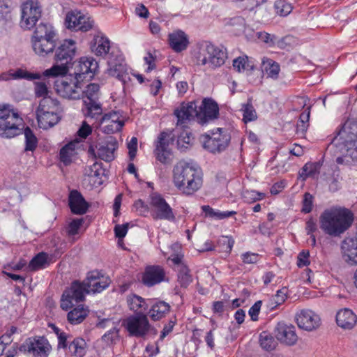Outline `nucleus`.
Wrapping results in <instances>:
<instances>
[{
	"label": "nucleus",
	"instance_id": "nucleus-1",
	"mask_svg": "<svg viewBox=\"0 0 357 357\" xmlns=\"http://www.w3.org/2000/svg\"><path fill=\"white\" fill-rule=\"evenodd\" d=\"M173 183L183 195H194L203 185L201 168L185 160L178 162L173 169Z\"/></svg>",
	"mask_w": 357,
	"mask_h": 357
},
{
	"label": "nucleus",
	"instance_id": "nucleus-2",
	"mask_svg": "<svg viewBox=\"0 0 357 357\" xmlns=\"http://www.w3.org/2000/svg\"><path fill=\"white\" fill-rule=\"evenodd\" d=\"M354 221L353 213L346 208H331L320 216V227L327 234L337 236L347 230Z\"/></svg>",
	"mask_w": 357,
	"mask_h": 357
},
{
	"label": "nucleus",
	"instance_id": "nucleus-3",
	"mask_svg": "<svg viewBox=\"0 0 357 357\" xmlns=\"http://www.w3.org/2000/svg\"><path fill=\"white\" fill-rule=\"evenodd\" d=\"M76 51V43L73 40H63L55 49L54 59L56 64L45 70L43 73V75L47 77H56L66 75L68 70V64L74 59Z\"/></svg>",
	"mask_w": 357,
	"mask_h": 357
},
{
	"label": "nucleus",
	"instance_id": "nucleus-4",
	"mask_svg": "<svg viewBox=\"0 0 357 357\" xmlns=\"http://www.w3.org/2000/svg\"><path fill=\"white\" fill-rule=\"evenodd\" d=\"M23 119L9 105H0V136L12 138L22 133Z\"/></svg>",
	"mask_w": 357,
	"mask_h": 357
},
{
	"label": "nucleus",
	"instance_id": "nucleus-5",
	"mask_svg": "<svg viewBox=\"0 0 357 357\" xmlns=\"http://www.w3.org/2000/svg\"><path fill=\"white\" fill-rule=\"evenodd\" d=\"M231 135L228 130L217 128L200 137L203 148L213 154H220L225 151L231 142Z\"/></svg>",
	"mask_w": 357,
	"mask_h": 357
},
{
	"label": "nucleus",
	"instance_id": "nucleus-6",
	"mask_svg": "<svg viewBox=\"0 0 357 357\" xmlns=\"http://www.w3.org/2000/svg\"><path fill=\"white\" fill-rule=\"evenodd\" d=\"M356 142H357V120L349 119L344 123L337 135L334 137L327 151H331L335 149V151L342 152L345 146L351 145Z\"/></svg>",
	"mask_w": 357,
	"mask_h": 357
},
{
	"label": "nucleus",
	"instance_id": "nucleus-7",
	"mask_svg": "<svg viewBox=\"0 0 357 357\" xmlns=\"http://www.w3.org/2000/svg\"><path fill=\"white\" fill-rule=\"evenodd\" d=\"M123 326L130 336L144 338L152 331L155 333V330L150 324L147 316L143 313L127 317L123 320Z\"/></svg>",
	"mask_w": 357,
	"mask_h": 357
},
{
	"label": "nucleus",
	"instance_id": "nucleus-8",
	"mask_svg": "<svg viewBox=\"0 0 357 357\" xmlns=\"http://www.w3.org/2000/svg\"><path fill=\"white\" fill-rule=\"evenodd\" d=\"M151 215L153 220H165L174 222L176 216L172 208L166 202L164 197L154 192L150 195Z\"/></svg>",
	"mask_w": 357,
	"mask_h": 357
},
{
	"label": "nucleus",
	"instance_id": "nucleus-9",
	"mask_svg": "<svg viewBox=\"0 0 357 357\" xmlns=\"http://www.w3.org/2000/svg\"><path fill=\"white\" fill-rule=\"evenodd\" d=\"M87 294H89V291L84 280L82 282L77 280L74 281L70 287L63 291L61 299V307L68 310L73 307V302L83 301Z\"/></svg>",
	"mask_w": 357,
	"mask_h": 357
},
{
	"label": "nucleus",
	"instance_id": "nucleus-10",
	"mask_svg": "<svg viewBox=\"0 0 357 357\" xmlns=\"http://www.w3.org/2000/svg\"><path fill=\"white\" fill-rule=\"evenodd\" d=\"M81 81L71 75L65 77L55 82V89L62 97L68 99H79L82 96Z\"/></svg>",
	"mask_w": 357,
	"mask_h": 357
},
{
	"label": "nucleus",
	"instance_id": "nucleus-11",
	"mask_svg": "<svg viewBox=\"0 0 357 357\" xmlns=\"http://www.w3.org/2000/svg\"><path fill=\"white\" fill-rule=\"evenodd\" d=\"M206 55L200 60L201 64L208 65L209 68L215 69L222 66L227 58L225 50L215 46L211 43H205L202 50Z\"/></svg>",
	"mask_w": 357,
	"mask_h": 357
},
{
	"label": "nucleus",
	"instance_id": "nucleus-12",
	"mask_svg": "<svg viewBox=\"0 0 357 357\" xmlns=\"http://www.w3.org/2000/svg\"><path fill=\"white\" fill-rule=\"evenodd\" d=\"M107 64V73L109 75L117 78L123 84L130 80L128 66L121 55L114 56L111 53Z\"/></svg>",
	"mask_w": 357,
	"mask_h": 357
},
{
	"label": "nucleus",
	"instance_id": "nucleus-13",
	"mask_svg": "<svg viewBox=\"0 0 357 357\" xmlns=\"http://www.w3.org/2000/svg\"><path fill=\"white\" fill-rule=\"evenodd\" d=\"M98 63L93 57H81L75 66V77L77 80L91 79L98 70Z\"/></svg>",
	"mask_w": 357,
	"mask_h": 357
},
{
	"label": "nucleus",
	"instance_id": "nucleus-14",
	"mask_svg": "<svg viewBox=\"0 0 357 357\" xmlns=\"http://www.w3.org/2000/svg\"><path fill=\"white\" fill-rule=\"evenodd\" d=\"M84 282L89 289V293H99L105 289L110 284L111 280L108 276L101 271L93 270L87 273Z\"/></svg>",
	"mask_w": 357,
	"mask_h": 357
},
{
	"label": "nucleus",
	"instance_id": "nucleus-15",
	"mask_svg": "<svg viewBox=\"0 0 357 357\" xmlns=\"http://www.w3.org/2000/svg\"><path fill=\"white\" fill-rule=\"evenodd\" d=\"M173 137L172 132L169 133L163 131L159 135L155 142L154 153L157 160L163 164L168 162L171 155V150L169 146L174 141Z\"/></svg>",
	"mask_w": 357,
	"mask_h": 357
},
{
	"label": "nucleus",
	"instance_id": "nucleus-16",
	"mask_svg": "<svg viewBox=\"0 0 357 357\" xmlns=\"http://www.w3.org/2000/svg\"><path fill=\"white\" fill-rule=\"evenodd\" d=\"M174 115L177 119L176 127L187 128L188 123L196 118L197 119V110L195 102L183 103L174 110Z\"/></svg>",
	"mask_w": 357,
	"mask_h": 357
},
{
	"label": "nucleus",
	"instance_id": "nucleus-17",
	"mask_svg": "<svg viewBox=\"0 0 357 357\" xmlns=\"http://www.w3.org/2000/svg\"><path fill=\"white\" fill-rule=\"evenodd\" d=\"M219 116V107L218 104L211 98H205L202 101L197 111V121L199 123L204 125L210 121L218 119Z\"/></svg>",
	"mask_w": 357,
	"mask_h": 357
},
{
	"label": "nucleus",
	"instance_id": "nucleus-18",
	"mask_svg": "<svg viewBox=\"0 0 357 357\" xmlns=\"http://www.w3.org/2000/svg\"><path fill=\"white\" fill-rule=\"evenodd\" d=\"M295 319L298 326L307 331L317 328L321 324L319 316L310 310H302L297 312Z\"/></svg>",
	"mask_w": 357,
	"mask_h": 357
},
{
	"label": "nucleus",
	"instance_id": "nucleus-19",
	"mask_svg": "<svg viewBox=\"0 0 357 357\" xmlns=\"http://www.w3.org/2000/svg\"><path fill=\"white\" fill-rule=\"evenodd\" d=\"M165 280V271L159 265L148 266L143 273L142 283L149 287L156 285Z\"/></svg>",
	"mask_w": 357,
	"mask_h": 357
},
{
	"label": "nucleus",
	"instance_id": "nucleus-20",
	"mask_svg": "<svg viewBox=\"0 0 357 357\" xmlns=\"http://www.w3.org/2000/svg\"><path fill=\"white\" fill-rule=\"evenodd\" d=\"M275 335L278 340L287 345H294L298 340L295 327L290 324L279 322L275 328Z\"/></svg>",
	"mask_w": 357,
	"mask_h": 357
},
{
	"label": "nucleus",
	"instance_id": "nucleus-21",
	"mask_svg": "<svg viewBox=\"0 0 357 357\" xmlns=\"http://www.w3.org/2000/svg\"><path fill=\"white\" fill-rule=\"evenodd\" d=\"M118 148V142L114 137H107L97 146V155L105 162H111L115 158L114 152Z\"/></svg>",
	"mask_w": 357,
	"mask_h": 357
},
{
	"label": "nucleus",
	"instance_id": "nucleus-22",
	"mask_svg": "<svg viewBox=\"0 0 357 357\" xmlns=\"http://www.w3.org/2000/svg\"><path fill=\"white\" fill-rule=\"evenodd\" d=\"M68 204L71 212L76 215L85 214L89 207L88 202L77 190L70 191L68 197Z\"/></svg>",
	"mask_w": 357,
	"mask_h": 357
},
{
	"label": "nucleus",
	"instance_id": "nucleus-23",
	"mask_svg": "<svg viewBox=\"0 0 357 357\" xmlns=\"http://www.w3.org/2000/svg\"><path fill=\"white\" fill-rule=\"evenodd\" d=\"M345 261L349 265L357 264V237L346 238L341 245Z\"/></svg>",
	"mask_w": 357,
	"mask_h": 357
},
{
	"label": "nucleus",
	"instance_id": "nucleus-24",
	"mask_svg": "<svg viewBox=\"0 0 357 357\" xmlns=\"http://www.w3.org/2000/svg\"><path fill=\"white\" fill-rule=\"evenodd\" d=\"M170 47L176 53L185 50L189 44L188 36L182 30H176L168 36Z\"/></svg>",
	"mask_w": 357,
	"mask_h": 357
},
{
	"label": "nucleus",
	"instance_id": "nucleus-25",
	"mask_svg": "<svg viewBox=\"0 0 357 357\" xmlns=\"http://www.w3.org/2000/svg\"><path fill=\"white\" fill-rule=\"evenodd\" d=\"M50 345L44 337H38L29 340L27 343L28 351L35 357H47Z\"/></svg>",
	"mask_w": 357,
	"mask_h": 357
},
{
	"label": "nucleus",
	"instance_id": "nucleus-26",
	"mask_svg": "<svg viewBox=\"0 0 357 357\" xmlns=\"http://www.w3.org/2000/svg\"><path fill=\"white\" fill-rule=\"evenodd\" d=\"M41 16L38 3L28 1L22 5V20L24 22H37Z\"/></svg>",
	"mask_w": 357,
	"mask_h": 357
},
{
	"label": "nucleus",
	"instance_id": "nucleus-27",
	"mask_svg": "<svg viewBox=\"0 0 357 357\" xmlns=\"http://www.w3.org/2000/svg\"><path fill=\"white\" fill-rule=\"evenodd\" d=\"M35 26V30L31 39L42 40H57V33L52 24H33L29 29Z\"/></svg>",
	"mask_w": 357,
	"mask_h": 357
},
{
	"label": "nucleus",
	"instance_id": "nucleus-28",
	"mask_svg": "<svg viewBox=\"0 0 357 357\" xmlns=\"http://www.w3.org/2000/svg\"><path fill=\"white\" fill-rule=\"evenodd\" d=\"M56 40H55L31 39L32 47L34 52L42 57H45L53 52L56 45Z\"/></svg>",
	"mask_w": 357,
	"mask_h": 357
},
{
	"label": "nucleus",
	"instance_id": "nucleus-29",
	"mask_svg": "<svg viewBox=\"0 0 357 357\" xmlns=\"http://www.w3.org/2000/svg\"><path fill=\"white\" fill-rule=\"evenodd\" d=\"M336 322L342 328L351 329L356 324L357 316L352 310L345 308L337 313Z\"/></svg>",
	"mask_w": 357,
	"mask_h": 357
},
{
	"label": "nucleus",
	"instance_id": "nucleus-30",
	"mask_svg": "<svg viewBox=\"0 0 357 357\" xmlns=\"http://www.w3.org/2000/svg\"><path fill=\"white\" fill-rule=\"evenodd\" d=\"M52 258V255H49L46 252H39L29 261L26 266V270L29 271H36L44 269L53 262Z\"/></svg>",
	"mask_w": 357,
	"mask_h": 357
},
{
	"label": "nucleus",
	"instance_id": "nucleus-31",
	"mask_svg": "<svg viewBox=\"0 0 357 357\" xmlns=\"http://www.w3.org/2000/svg\"><path fill=\"white\" fill-rule=\"evenodd\" d=\"M170 309L169 303L163 301H155L151 306L149 315L153 321H158L165 317Z\"/></svg>",
	"mask_w": 357,
	"mask_h": 357
},
{
	"label": "nucleus",
	"instance_id": "nucleus-32",
	"mask_svg": "<svg viewBox=\"0 0 357 357\" xmlns=\"http://www.w3.org/2000/svg\"><path fill=\"white\" fill-rule=\"evenodd\" d=\"M36 116L38 126L44 130L53 127L61 119V114H54L50 112L45 113L36 112Z\"/></svg>",
	"mask_w": 357,
	"mask_h": 357
},
{
	"label": "nucleus",
	"instance_id": "nucleus-33",
	"mask_svg": "<svg viewBox=\"0 0 357 357\" xmlns=\"http://www.w3.org/2000/svg\"><path fill=\"white\" fill-rule=\"evenodd\" d=\"M84 107L82 109L84 116L86 118L97 119L102 116V104L98 100H83Z\"/></svg>",
	"mask_w": 357,
	"mask_h": 357
},
{
	"label": "nucleus",
	"instance_id": "nucleus-34",
	"mask_svg": "<svg viewBox=\"0 0 357 357\" xmlns=\"http://www.w3.org/2000/svg\"><path fill=\"white\" fill-rule=\"evenodd\" d=\"M342 153H344V155L336 158L337 164H357V142H353L351 145L345 146Z\"/></svg>",
	"mask_w": 357,
	"mask_h": 357
},
{
	"label": "nucleus",
	"instance_id": "nucleus-35",
	"mask_svg": "<svg viewBox=\"0 0 357 357\" xmlns=\"http://www.w3.org/2000/svg\"><path fill=\"white\" fill-rule=\"evenodd\" d=\"M89 310L83 305L74 307L67 314V320L72 325H77L88 317Z\"/></svg>",
	"mask_w": 357,
	"mask_h": 357
},
{
	"label": "nucleus",
	"instance_id": "nucleus-36",
	"mask_svg": "<svg viewBox=\"0 0 357 357\" xmlns=\"http://www.w3.org/2000/svg\"><path fill=\"white\" fill-rule=\"evenodd\" d=\"M36 112L45 113L50 112V113L54 114H61L62 108L59 102L56 99L51 97H44L40 101Z\"/></svg>",
	"mask_w": 357,
	"mask_h": 357
},
{
	"label": "nucleus",
	"instance_id": "nucleus-37",
	"mask_svg": "<svg viewBox=\"0 0 357 357\" xmlns=\"http://www.w3.org/2000/svg\"><path fill=\"white\" fill-rule=\"evenodd\" d=\"M92 49L97 56H105L110 50V41L103 34L99 33L94 37Z\"/></svg>",
	"mask_w": 357,
	"mask_h": 357
},
{
	"label": "nucleus",
	"instance_id": "nucleus-38",
	"mask_svg": "<svg viewBox=\"0 0 357 357\" xmlns=\"http://www.w3.org/2000/svg\"><path fill=\"white\" fill-rule=\"evenodd\" d=\"M262 71L268 77L277 79L280 71V66L278 63L271 59L264 57L261 61Z\"/></svg>",
	"mask_w": 357,
	"mask_h": 357
},
{
	"label": "nucleus",
	"instance_id": "nucleus-39",
	"mask_svg": "<svg viewBox=\"0 0 357 357\" xmlns=\"http://www.w3.org/2000/svg\"><path fill=\"white\" fill-rule=\"evenodd\" d=\"M236 6L243 10H248L253 12L254 14L263 11V8L261 6L265 2V0H235Z\"/></svg>",
	"mask_w": 357,
	"mask_h": 357
},
{
	"label": "nucleus",
	"instance_id": "nucleus-40",
	"mask_svg": "<svg viewBox=\"0 0 357 357\" xmlns=\"http://www.w3.org/2000/svg\"><path fill=\"white\" fill-rule=\"evenodd\" d=\"M321 164L319 162H307L299 172V178L305 181L307 177H314L319 174Z\"/></svg>",
	"mask_w": 357,
	"mask_h": 357
},
{
	"label": "nucleus",
	"instance_id": "nucleus-41",
	"mask_svg": "<svg viewBox=\"0 0 357 357\" xmlns=\"http://www.w3.org/2000/svg\"><path fill=\"white\" fill-rule=\"evenodd\" d=\"M86 343L82 337L75 338L69 344L68 349L72 355L82 357L86 353Z\"/></svg>",
	"mask_w": 357,
	"mask_h": 357
},
{
	"label": "nucleus",
	"instance_id": "nucleus-42",
	"mask_svg": "<svg viewBox=\"0 0 357 357\" xmlns=\"http://www.w3.org/2000/svg\"><path fill=\"white\" fill-rule=\"evenodd\" d=\"M75 143L69 142L61 149L59 158L65 165L71 163L72 157L75 154Z\"/></svg>",
	"mask_w": 357,
	"mask_h": 357
},
{
	"label": "nucleus",
	"instance_id": "nucleus-43",
	"mask_svg": "<svg viewBox=\"0 0 357 357\" xmlns=\"http://www.w3.org/2000/svg\"><path fill=\"white\" fill-rule=\"evenodd\" d=\"M90 16L88 13L77 10H72L67 13L64 22H90Z\"/></svg>",
	"mask_w": 357,
	"mask_h": 357
},
{
	"label": "nucleus",
	"instance_id": "nucleus-44",
	"mask_svg": "<svg viewBox=\"0 0 357 357\" xmlns=\"http://www.w3.org/2000/svg\"><path fill=\"white\" fill-rule=\"evenodd\" d=\"M127 303L129 308L135 312L141 309L146 310L149 306L144 298L135 294L127 297Z\"/></svg>",
	"mask_w": 357,
	"mask_h": 357
},
{
	"label": "nucleus",
	"instance_id": "nucleus-45",
	"mask_svg": "<svg viewBox=\"0 0 357 357\" xmlns=\"http://www.w3.org/2000/svg\"><path fill=\"white\" fill-rule=\"evenodd\" d=\"M24 135L25 138L24 151L33 152L38 146V141L37 137L33 130L28 126L24 128Z\"/></svg>",
	"mask_w": 357,
	"mask_h": 357
},
{
	"label": "nucleus",
	"instance_id": "nucleus-46",
	"mask_svg": "<svg viewBox=\"0 0 357 357\" xmlns=\"http://www.w3.org/2000/svg\"><path fill=\"white\" fill-rule=\"evenodd\" d=\"M83 100L93 101L99 100L100 86L98 84L91 83L87 85L84 91H82Z\"/></svg>",
	"mask_w": 357,
	"mask_h": 357
},
{
	"label": "nucleus",
	"instance_id": "nucleus-47",
	"mask_svg": "<svg viewBox=\"0 0 357 357\" xmlns=\"http://www.w3.org/2000/svg\"><path fill=\"white\" fill-rule=\"evenodd\" d=\"M287 291L288 289L286 287H283L277 291L276 294L269 299L268 307L273 310L278 306L282 305L287 298Z\"/></svg>",
	"mask_w": 357,
	"mask_h": 357
},
{
	"label": "nucleus",
	"instance_id": "nucleus-48",
	"mask_svg": "<svg viewBox=\"0 0 357 357\" xmlns=\"http://www.w3.org/2000/svg\"><path fill=\"white\" fill-rule=\"evenodd\" d=\"M259 343L261 347L266 351L273 350L278 344L272 335L267 331H263L260 333Z\"/></svg>",
	"mask_w": 357,
	"mask_h": 357
},
{
	"label": "nucleus",
	"instance_id": "nucleus-49",
	"mask_svg": "<svg viewBox=\"0 0 357 357\" xmlns=\"http://www.w3.org/2000/svg\"><path fill=\"white\" fill-rule=\"evenodd\" d=\"M178 278L177 281L183 288H187L192 282V275L190 274V270L187 266H181V268H177Z\"/></svg>",
	"mask_w": 357,
	"mask_h": 357
},
{
	"label": "nucleus",
	"instance_id": "nucleus-50",
	"mask_svg": "<svg viewBox=\"0 0 357 357\" xmlns=\"http://www.w3.org/2000/svg\"><path fill=\"white\" fill-rule=\"evenodd\" d=\"M243 120L245 123L255 121L257 115L254 108L251 100H248V102L242 105Z\"/></svg>",
	"mask_w": 357,
	"mask_h": 357
},
{
	"label": "nucleus",
	"instance_id": "nucleus-51",
	"mask_svg": "<svg viewBox=\"0 0 357 357\" xmlns=\"http://www.w3.org/2000/svg\"><path fill=\"white\" fill-rule=\"evenodd\" d=\"M13 79H24L26 80L39 79L41 78L40 73H29L26 70L17 68L16 70H11Z\"/></svg>",
	"mask_w": 357,
	"mask_h": 357
},
{
	"label": "nucleus",
	"instance_id": "nucleus-52",
	"mask_svg": "<svg viewBox=\"0 0 357 357\" xmlns=\"http://www.w3.org/2000/svg\"><path fill=\"white\" fill-rule=\"evenodd\" d=\"M202 209L203 212L205 213L206 216H208L211 218H214L219 219V220L231 217L233 215L236 213L235 211H225V212L215 211H214L213 208H212L208 205L202 206Z\"/></svg>",
	"mask_w": 357,
	"mask_h": 357
},
{
	"label": "nucleus",
	"instance_id": "nucleus-53",
	"mask_svg": "<svg viewBox=\"0 0 357 357\" xmlns=\"http://www.w3.org/2000/svg\"><path fill=\"white\" fill-rule=\"evenodd\" d=\"M298 44V40L295 37L287 35L281 38L277 37L275 45H277L280 49L289 50L296 46Z\"/></svg>",
	"mask_w": 357,
	"mask_h": 357
},
{
	"label": "nucleus",
	"instance_id": "nucleus-54",
	"mask_svg": "<svg viewBox=\"0 0 357 357\" xmlns=\"http://www.w3.org/2000/svg\"><path fill=\"white\" fill-rule=\"evenodd\" d=\"M275 13L280 16L288 15L293 9V6L287 0H277L274 3Z\"/></svg>",
	"mask_w": 357,
	"mask_h": 357
},
{
	"label": "nucleus",
	"instance_id": "nucleus-55",
	"mask_svg": "<svg viewBox=\"0 0 357 357\" xmlns=\"http://www.w3.org/2000/svg\"><path fill=\"white\" fill-rule=\"evenodd\" d=\"M342 177L338 172H333L326 179L328 189L332 192H335L341 188Z\"/></svg>",
	"mask_w": 357,
	"mask_h": 357
},
{
	"label": "nucleus",
	"instance_id": "nucleus-56",
	"mask_svg": "<svg viewBox=\"0 0 357 357\" xmlns=\"http://www.w3.org/2000/svg\"><path fill=\"white\" fill-rule=\"evenodd\" d=\"M264 197L265 195L264 193L254 190H245L242 192L243 199L248 203H253L256 201L261 200Z\"/></svg>",
	"mask_w": 357,
	"mask_h": 357
},
{
	"label": "nucleus",
	"instance_id": "nucleus-57",
	"mask_svg": "<svg viewBox=\"0 0 357 357\" xmlns=\"http://www.w3.org/2000/svg\"><path fill=\"white\" fill-rule=\"evenodd\" d=\"M234 244V241L231 238L228 236H222L218 241L217 246L220 248V251L230 253Z\"/></svg>",
	"mask_w": 357,
	"mask_h": 357
},
{
	"label": "nucleus",
	"instance_id": "nucleus-58",
	"mask_svg": "<svg viewBox=\"0 0 357 357\" xmlns=\"http://www.w3.org/2000/svg\"><path fill=\"white\" fill-rule=\"evenodd\" d=\"M107 121L115 123H125L119 112L112 111L103 114L100 119V123H103Z\"/></svg>",
	"mask_w": 357,
	"mask_h": 357
},
{
	"label": "nucleus",
	"instance_id": "nucleus-59",
	"mask_svg": "<svg viewBox=\"0 0 357 357\" xmlns=\"http://www.w3.org/2000/svg\"><path fill=\"white\" fill-rule=\"evenodd\" d=\"M310 109L307 108V112H303L300 115L299 122L297 124V128H296V132L298 133H299V132L304 133L306 131L307 126H308L307 123L310 119Z\"/></svg>",
	"mask_w": 357,
	"mask_h": 357
},
{
	"label": "nucleus",
	"instance_id": "nucleus-60",
	"mask_svg": "<svg viewBox=\"0 0 357 357\" xmlns=\"http://www.w3.org/2000/svg\"><path fill=\"white\" fill-rule=\"evenodd\" d=\"M84 222L83 218H76L73 220L66 229L68 236H74L78 233L80 227Z\"/></svg>",
	"mask_w": 357,
	"mask_h": 357
},
{
	"label": "nucleus",
	"instance_id": "nucleus-61",
	"mask_svg": "<svg viewBox=\"0 0 357 357\" xmlns=\"http://www.w3.org/2000/svg\"><path fill=\"white\" fill-rule=\"evenodd\" d=\"M248 56H239L233 61V67L236 71L241 73L250 67Z\"/></svg>",
	"mask_w": 357,
	"mask_h": 357
},
{
	"label": "nucleus",
	"instance_id": "nucleus-62",
	"mask_svg": "<svg viewBox=\"0 0 357 357\" xmlns=\"http://www.w3.org/2000/svg\"><path fill=\"white\" fill-rule=\"evenodd\" d=\"M66 28L71 32L85 33L93 28L92 24H66Z\"/></svg>",
	"mask_w": 357,
	"mask_h": 357
},
{
	"label": "nucleus",
	"instance_id": "nucleus-63",
	"mask_svg": "<svg viewBox=\"0 0 357 357\" xmlns=\"http://www.w3.org/2000/svg\"><path fill=\"white\" fill-rule=\"evenodd\" d=\"M303 206L301 212L304 213H308L312 211L313 206V196L309 193L305 192L303 199Z\"/></svg>",
	"mask_w": 357,
	"mask_h": 357
},
{
	"label": "nucleus",
	"instance_id": "nucleus-64",
	"mask_svg": "<svg viewBox=\"0 0 357 357\" xmlns=\"http://www.w3.org/2000/svg\"><path fill=\"white\" fill-rule=\"evenodd\" d=\"M183 129V132L178 137L177 144L179 146L185 147V144H190L193 138L190 132L186 130L185 128Z\"/></svg>",
	"mask_w": 357,
	"mask_h": 357
}]
</instances>
